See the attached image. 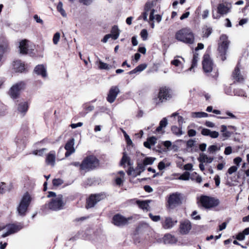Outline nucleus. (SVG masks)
<instances>
[{
    "label": "nucleus",
    "instance_id": "obj_54",
    "mask_svg": "<svg viewBox=\"0 0 249 249\" xmlns=\"http://www.w3.org/2000/svg\"><path fill=\"white\" fill-rule=\"evenodd\" d=\"M219 149V148H218L217 146L215 145H212L210 146L208 149L209 152L210 153H213Z\"/></svg>",
    "mask_w": 249,
    "mask_h": 249
},
{
    "label": "nucleus",
    "instance_id": "obj_4",
    "mask_svg": "<svg viewBox=\"0 0 249 249\" xmlns=\"http://www.w3.org/2000/svg\"><path fill=\"white\" fill-rule=\"evenodd\" d=\"M99 160L94 156L90 155L85 158L80 164V169L86 172L94 170L99 166Z\"/></svg>",
    "mask_w": 249,
    "mask_h": 249
},
{
    "label": "nucleus",
    "instance_id": "obj_42",
    "mask_svg": "<svg viewBox=\"0 0 249 249\" xmlns=\"http://www.w3.org/2000/svg\"><path fill=\"white\" fill-rule=\"evenodd\" d=\"M57 10L60 13V14H61V15L63 17H66L67 14H66L65 10L63 8V3L62 2H61V1L59 2V3L57 6Z\"/></svg>",
    "mask_w": 249,
    "mask_h": 249
},
{
    "label": "nucleus",
    "instance_id": "obj_13",
    "mask_svg": "<svg viewBox=\"0 0 249 249\" xmlns=\"http://www.w3.org/2000/svg\"><path fill=\"white\" fill-rule=\"evenodd\" d=\"M202 66L203 69L205 73H208L212 71L213 68V63L208 54H205L204 55Z\"/></svg>",
    "mask_w": 249,
    "mask_h": 249
},
{
    "label": "nucleus",
    "instance_id": "obj_36",
    "mask_svg": "<svg viewBox=\"0 0 249 249\" xmlns=\"http://www.w3.org/2000/svg\"><path fill=\"white\" fill-rule=\"evenodd\" d=\"M182 128V127L180 126L178 127L176 125H173L171 127V131L175 135L180 136L183 134Z\"/></svg>",
    "mask_w": 249,
    "mask_h": 249
},
{
    "label": "nucleus",
    "instance_id": "obj_39",
    "mask_svg": "<svg viewBox=\"0 0 249 249\" xmlns=\"http://www.w3.org/2000/svg\"><path fill=\"white\" fill-rule=\"evenodd\" d=\"M151 202L150 200H141V209L143 210L148 211L150 210L149 203Z\"/></svg>",
    "mask_w": 249,
    "mask_h": 249
},
{
    "label": "nucleus",
    "instance_id": "obj_1",
    "mask_svg": "<svg viewBox=\"0 0 249 249\" xmlns=\"http://www.w3.org/2000/svg\"><path fill=\"white\" fill-rule=\"evenodd\" d=\"M154 1H148L144 6V12L143 15V18L147 21L152 29L155 28L154 20L160 23L162 20V16L159 14L155 15V9L153 8Z\"/></svg>",
    "mask_w": 249,
    "mask_h": 249
},
{
    "label": "nucleus",
    "instance_id": "obj_58",
    "mask_svg": "<svg viewBox=\"0 0 249 249\" xmlns=\"http://www.w3.org/2000/svg\"><path fill=\"white\" fill-rule=\"evenodd\" d=\"M209 15V10L208 9L204 10L202 13V18L203 19L207 18Z\"/></svg>",
    "mask_w": 249,
    "mask_h": 249
},
{
    "label": "nucleus",
    "instance_id": "obj_27",
    "mask_svg": "<svg viewBox=\"0 0 249 249\" xmlns=\"http://www.w3.org/2000/svg\"><path fill=\"white\" fill-rule=\"evenodd\" d=\"M163 242L165 244H173L177 242V238L170 234H166L163 237Z\"/></svg>",
    "mask_w": 249,
    "mask_h": 249
},
{
    "label": "nucleus",
    "instance_id": "obj_47",
    "mask_svg": "<svg viewBox=\"0 0 249 249\" xmlns=\"http://www.w3.org/2000/svg\"><path fill=\"white\" fill-rule=\"evenodd\" d=\"M60 37V34L59 33L57 32L53 35V43L54 44L56 45L58 44Z\"/></svg>",
    "mask_w": 249,
    "mask_h": 249
},
{
    "label": "nucleus",
    "instance_id": "obj_44",
    "mask_svg": "<svg viewBox=\"0 0 249 249\" xmlns=\"http://www.w3.org/2000/svg\"><path fill=\"white\" fill-rule=\"evenodd\" d=\"M96 242L101 244L105 243L107 242L106 237L104 235H99L96 237Z\"/></svg>",
    "mask_w": 249,
    "mask_h": 249
},
{
    "label": "nucleus",
    "instance_id": "obj_19",
    "mask_svg": "<svg viewBox=\"0 0 249 249\" xmlns=\"http://www.w3.org/2000/svg\"><path fill=\"white\" fill-rule=\"evenodd\" d=\"M192 228L191 222L188 220H185L180 222L179 231L182 234H187Z\"/></svg>",
    "mask_w": 249,
    "mask_h": 249
},
{
    "label": "nucleus",
    "instance_id": "obj_43",
    "mask_svg": "<svg viewBox=\"0 0 249 249\" xmlns=\"http://www.w3.org/2000/svg\"><path fill=\"white\" fill-rule=\"evenodd\" d=\"M98 63H99V68L100 69H101V70H109L110 69V67L109 66V65L107 64V63H105L103 62H102L101 60H100V59L98 60Z\"/></svg>",
    "mask_w": 249,
    "mask_h": 249
},
{
    "label": "nucleus",
    "instance_id": "obj_28",
    "mask_svg": "<svg viewBox=\"0 0 249 249\" xmlns=\"http://www.w3.org/2000/svg\"><path fill=\"white\" fill-rule=\"evenodd\" d=\"M55 152L54 151H51L47 156L46 161L48 164L53 166L55 163Z\"/></svg>",
    "mask_w": 249,
    "mask_h": 249
},
{
    "label": "nucleus",
    "instance_id": "obj_9",
    "mask_svg": "<svg viewBox=\"0 0 249 249\" xmlns=\"http://www.w3.org/2000/svg\"><path fill=\"white\" fill-rule=\"evenodd\" d=\"M65 203L63 200L62 195H58L55 197L53 198L48 204L49 208L52 211H59L63 208Z\"/></svg>",
    "mask_w": 249,
    "mask_h": 249
},
{
    "label": "nucleus",
    "instance_id": "obj_17",
    "mask_svg": "<svg viewBox=\"0 0 249 249\" xmlns=\"http://www.w3.org/2000/svg\"><path fill=\"white\" fill-rule=\"evenodd\" d=\"M119 92L120 90L117 86H112L109 90L107 101L110 103H113Z\"/></svg>",
    "mask_w": 249,
    "mask_h": 249
},
{
    "label": "nucleus",
    "instance_id": "obj_18",
    "mask_svg": "<svg viewBox=\"0 0 249 249\" xmlns=\"http://www.w3.org/2000/svg\"><path fill=\"white\" fill-rule=\"evenodd\" d=\"M74 139L71 138L68 141L65 145L64 148L66 150L65 153V157H68L75 152L74 147Z\"/></svg>",
    "mask_w": 249,
    "mask_h": 249
},
{
    "label": "nucleus",
    "instance_id": "obj_15",
    "mask_svg": "<svg viewBox=\"0 0 249 249\" xmlns=\"http://www.w3.org/2000/svg\"><path fill=\"white\" fill-rule=\"evenodd\" d=\"M103 198V195L96 194L91 195L87 200L86 208L87 209L92 208L102 199Z\"/></svg>",
    "mask_w": 249,
    "mask_h": 249
},
{
    "label": "nucleus",
    "instance_id": "obj_49",
    "mask_svg": "<svg viewBox=\"0 0 249 249\" xmlns=\"http://www.w3.org/2000/svg\"><path fill=\"white\" fill-rule=\"evenodd\" d=\"M190 178V174L188 172H185L182 174L179 178L178 179L180 180H189Z\"/></svg>",
    "mask_w": 249,
    "mask_h": 249
},
{
    "label": "nucleus",
    "instance_id": "obj_53",
    "mask_svg": "<svg viewBox=\"0 0 249 249\" xmlns=\"http://www.w3.org/2000/svg\"><path fill=\"white\" fill-rule=\"evenodd\" d=\"M231 133L230 132V131H227L225 132H223L222 135V137L223 138L222 140L225 141V140L228 139L229 137H231Z\"/></svg>",
    "mask_w": 249,
    "mask_h": 249
},
{
    "label": "nucleus",
    "instance_id": "obj_52",
    "mask_svg": "<svg viewBox=\"0 0 249 249\" xmlns=\"http://www.w3.org/2000/svg\"><path fill=\"white\" fill-rule=\"evenodd\" d=\"M140 54L139 53H137L135 54L134 57L132 58L131 61L132 64L135 65L140 59Z\"/></svg>",
    "mask_w": 249,
    "mask_h": 249
},
{
    "label": "nucleus",
    "instance_id": "obj_50",
    "mask_svg": "<svg viewBox=\"0 0 249 249\" xmlns=\"http://www.w3.org/2000/svg\"><path fill=\"white\" fill-rule=\"evenodd\" d=\"M63 183V180L60 178H54L53 180V186H58L61 185Z\"/></svg>",
    "mask_w": 249,
    "mask_h": 249
},
{
    "label": "nucleus",
    "instance_id": "obj_56",
    "mask_svg": "<svg viewBox=\"0 0 249 249\" xmlns=\"http://www.w3.org/2000/svg\"><path fill=\"white\" fill-rule=\"evenodd\" d=\"M46 150L45 148H42L39 150H36L33 152V154L36 155L41 156L43 155L44 152Z\"/></svg>",
    "mask_w": 249,
    "mask_h": 249
},
{
    "label": "nucleus",
    "instance_id": "obj_23",
    "mask_svg": "<svg viewBox=\"0 0 249 249\" xmlns=\"http://www.w3.org/2000/svg\"><path fill=\"white\" fill-rule=\"evenodd\" d=\"M13 65L14 71L17 72H22L25 70L24 64L20 60L14 61Z\"/></svg>",
    "mask_w": 249,
    "mask_h": 249
},
{
    "label": "nucleus",
    "instance_id": "obj_33",
    "mask_svg": "<svg viewBox=\"0 0 249 249\" xmlns=\"http://www.w3.org/2000/svg\"><path fill=\"white\" fill-rule=\"evenodd\" d=\"M198 60L199 54L197 53H195L193 56L191 67L189 69H188L187 71H192L195 67H196Z\"/></svg>",
    "mask_w": 249,
    "mask_h": 249
},
{
    "label": "nucleus",
    "instance_id": "obj_22",
    "mask_svg": "<svg viewBox=\"0 0 249 249\" xmlns=\"http://www.w3.org/2000/svg\"><path fill=\"white\" fill-rule=\"evenodd\" d=\"M177 223V220H173L169 217H166L162 222V226L164 229H169L172 228Z\"/></svg>",
    "mask_w": 249,
    "mask_h": 249
},
{
    "label": "nucleus",
    "instance_id": "obj_57",
    "mask_svg": "<svg viewBox=\"0 0 249 249\" xmlns=\"http://www.w3.org/2000/svg\"><path fill=\"white\" fill-rule=\"evenodd\" d=\"M140 71V65H138L135 69L133 70L132 71H129L128 74L130 75H132L137 72Z\"/></svg>",
    "mask_w": 249,
    "mask_h": 249
},
{
    "label": "nucleus",
    "instance_id": "obj_62",
    "mask_svg": "<svg viewBox=\"0 0 249 249\" xmlns=\"http://www.w3.org/2000/svg\"><path fill=\"white\" fill-rule=\"evenodd\" d=\"M197 212L196 211H194L192 213V216L193 219L195 220H199L200 219V216L199 215H197Z\"/></svg>",
    "mask_w": 249,
    "mask_h": 249
},
{
    "label": "nucleus",
    "instance_id": "obj_45",
    "mask_svg": "<svg viewBox=\"0 0 249 249\" xmlns=\"http://www.w3.org/2000/svg\"><path fill=\"white\" fill-rule=\"evenodd\" d=\"M122 132L124 134L125 141L127 143V144L128 145H130L132 144V142L131 140L130 139L129 136L127 134L126 132L124 131V130H122Z\"/></svg>",
    "mask_w": 249,
    "mask_h": 249
},
{
    "label": "nucleus",
    "instance_id": "obj_40",
    "mask_svg": "<svg viewBox=\"0 0 249 249\" xmlns=\"http://www.w3.org/2000/svg\"><path fill=\"white\" fill-rule=\"evenodd\" d=\"M212 29L210 27L207 26H205L203 28V36L208 37L212 33Z\"/></svg>",
    "mask_w": 249,
    "mask_h": 249
},
{
    "label": "nucleus",
    "instance_id": "obj_24",
    "mask_svg": "<svg viewBox=\"0 0 249 249\" xmlns=\"http://www.w3.org/2000/svg\"><path fill=\"white\" fill-rule=\"evenodd\" d=\"M35 72L38 75H41L42 77L45 78L47 76L46 68L43 65H38L34 70Z\"/></svg>",
    "mask_w": 249,
    "mask_h": 249
},
{
    "label": "nucleus",
    "instance_id": "obj_12",
    "mask_svg": "<svg viewBox=\"0 0 249 249\" xmlns=\"http://www.w3.org/2000/svg\"><path fill=\"white\" fill-rule=\"evenodd\" d=\"M168 205L170 208H174L181 203V197L180 194L175 193L171 194L168 199Z\"/></svg>",
    "mask_w": 249,
    "mask_h": 249
},
{
    "label": "nucleus",
    "instance_id": "obj_31",
    "mask_svg": "<svg viewBox=\"0 0 249 249\" xmlns=\"http://www.w3.org/2000/svg\"><path fill=\"white\" fill-rule=\"evenodd\" d=\"M167 125V120L166 118H163L160 122L159 126L156 128V131L157 132H161L164 133L162 128H165Z\"/></svg>",
    "mask_w": 249,
    "mask_h": 249
},
{
    "label": "nucleus",
    "instance_id": "obj_26",
    "mask_svg": "<svg viewBox=\"0 0 249 249\" xmlns=\"http://www.w3.org/2000/svg\"><path fill=\"white\" fill-rule=\"evenodd\" d=\"M201 133L204 136H209L212 138H216L219 136V133L218 132L216 131H211L207 128H203Z\"/></svg>",
    "mask_w": 249,
    "mask_h": 249
},
{
    "label": "nucleus",
    "instance_id": "obj_11",
    "mask_svg": "<svg viewBox=\"0 0 249 249\" xmlns=\"http://www.w3.org/2000/svg\"><path fill=\"white\" fill-rule=\"evenodd\" d=\"M184 59L180 56H176L171 61V64L176 67L175 71L178 73H181L184 68Z\"/></svg>",
    "mask_w": 249,
    "mask_h": 249
},
{
    "label": "nucleus",
    "instance_id": "obj_60",
    "mask_svg": "<svg viewBox=\"0 0 249 249\" xmlns=\"http://www.w3.org/2000/svg\"><path fill=\"white\" fill-rule=\"evenodd\" d=\"M232 153V148L231 146H228L225 148L224 154L226 155H229Z\"/></svg>",
    "mask_w": 249,
    "mask_h": 249
},
{
    "label": "nucleus",
    "instance_id": "obj_35",
    "mask_svg": "<svg viewBox=\"0 0 249 249\" xmlns=\"http://www.w3.org/2000/svg\"><path fill=\"white\" fill-rule=\"evenodd\" d=\"M209 115L204 112H193L191 113V116L194 118H206Z\"/></svg>",
    "mask_w": 249,
    "mask_h": 249
},
{
    "label": "nucleus",
    "instance_id": "obj_51",
    "mask_svg": "<svg viewBox=\"0 0 249 249\" xmlns=\"http://www.w3.org/2000/svg\"><path fill=\"white\" fill-rule=\"evenodd\" d=\"M7 191H9L6 187V184L4 182H1L0 184V192L1 194L5 193Z\"/></svg>",
    "mask_w": 249,
    "mask_h": 249
},
{
    "label": "nucleus",
    "instance_id": "obj_25",
    "mask_svg": "<svg viewBox=\"0 0 249 249\" xmlns=\"http://www.w3.org/2000/svg\"><path fill=\"white\" fill-rule=\"evenodd\" d=\"M28 105L26 102H20L18 106L17 110L18 112L22 116H24L28 110Z\"/></svg>",
    "mask_w": 249,
    "mask_h": 249
},
{
    "label": "nucleus",
    "instance_id": "obj_7",
    "mask_svg": "<svg viewBox=\"0 0 249 249\" xmlns=\"http://www.w3.org/2000/svg\"><path fill=\"white\" fill-rule=\"evenodd\" d=\"M140 217L139 215H134L128 218H125L121 214H116L113 217V223L117 226H123L127 224L132 220L135 221L138 220Z\"/></svg>",
    "mask_w": 249,
    "mask_h": 249
},
{
    "label": "nucleus",
    "instance_id": "obj_6",
    "mask_svg": "<svg viewBox=\"0 0 249 249\" xmlns=\"http://www.w3.org/2000/svg\"><path fill=\"white\" fill-rule=\"evenodd\" d=\"M229 44L230 41L228 40V36L225 35H221L218 43V50L220 53L221 59L222 61H224L226 59L225 55Z\"/></svg>",
    "mask_w": 249,
    "mask_h": 249
},
{
    "label": "nucleus",
    "instance_id": "obj_3",
    "mask_svg": "<svg viewBox=\"0 0 249 249\" xmlns=\"http://www.w3.org/2000/svg\"><path fill=\"white\" fill-rule=\"evenodd\" d=\"M155 95L153 100L154 103L157 105L170 100L173 96L171 90L166 87L160 88L158 94Z\"/></svg>",
    "mask_w": 249,
    "mask_h": 249
},
{
    "label": "nucleus",
    "instance_id": "obj_21",
    "mask_svg": "<svg viewBox=\"0 0 249 249\" xmlns=\"http://www.w3.org/2000/svg\"><path fill=\"white\" fill-rule=\"evenodd\" d=\"M232 76L234 81L242 82L244 81V77L241 73L238 65L235 68L234 70L232 72Z\"/></svg>",
    "mask_w": 249,
    "mask_h": 249
},
{
    "label": "nucleus",
    "instance_id": "obj_46",
    "mask_svg": "<svg viewBox=\"0 0 249 249\" xmlns=\"http://www.w3.org/2000/svg\"><path fill=\"white\" fill-rule=\"evenodd\" d=\"M155 160V158L151 157L146 158L143 160V164L145 165L152 164L154 162Z\"/></svg>",
    "mask_w": 249,
    "mask_h": 249
},
{
    "label": "nucleus",
    "instance_id": "obj_2",
    "mask_svg": "<svg viewBox=\"0 0 249 249\" xmlns=\"http://www.w3.org/2000/svg\"><path fill=\"white\" fill-rule=\"evenodd\" d=\"M176 38L186 44H193L195 41L194 35L192 31L187 28L178 31L175 35Z\"/></svg>",
    "mask_w": 249,
    "mask_h": 249
},
{
    "label": "nucleus",
    "instance_id": "obj_41",
    "mask_svg": "<svg viewBox=\"0 0 249 249\" xmlns=\"http://www.w3.org/2000/svg\"><path fill=\"white\" fill-rule=\"evenodd\" d=\"M171 163L168 162L166 160L159 162L158 164V169L160 170H162L165 169V167H168L170 165Z\"/></svg>",
    "mask_w": 249,
    "mask_h": 249
},
{
    "label": "nucleus",
    "instance_id": "obj_48",
    "mask_svg": "<svg viewBox=\"0 0 249 249\" xmlns=\"http://www.w3.org/2000/svg\"><path fill=\"white\" fill-rule=\"evenodd\" d=\"M148 33L146 29H142L141 31V38L144 41L148 39Z\"/></svg>",
    "mask_w": 249,
    "mask_h": 249
},
{
    "label": "nucleus",
    "instance_id": "obj_14",
    "mask_svg": "<svg viewBox=\"0 0 249 249\" xmlns=\"http://www.w3.org/2000/svg\"><path fill=\"white\" fill-rule=\"evenodd\" d=\"M217 14H213V18L215 19L219 18L220 15H224L228 14L230 12L231 7H228L224 3H219L217 6Z\"/></svg>",
    "mask_w": 249,
    "mask_h": 249
},
{
    "label": "nucleus",
    "instance_id": "obj_38",
    "mask_svg": "<svg viewBox=\"0 0 249 249\" xmlns=\"http://www.w3.org/2000/svg\"><path fill=\"white\" fill-rule=\"evenodd\" d=\"M176 116H178V122L179 126L182 127V125L184 123H185V121L184 118L182 116H179L178 112L172 113L170 117H175Z\"/></svg>",
    "mask_w": 249,
    "mask_h": 249
},
{
    "label": "nucleus",
    "instance_id": "obj_8",
    "mask_svg": "<svg viewBox=\"0 0 249 249\" xmlns=\"http://www.w3.org/2000/svg\"><path fill=\"white\" fill-rule=\"evenodd\" d=\"M199 201L201 205L205 209H211L216 207L220 202L219 199L206 196H201Z\"/></svg>",
    "mask_w": 249,
    "mask_h": 249
},
{
    "label": "nucleus",
    "instance_id": "obj_16",
    "mask_svg": "<svg viewBox=\"0 0 249 249\" xmlns=\"http://www.w3.org/2000/svg\"><path fill=\"white\" fill-rule=\"evenodd\" d=\"M7 229V231L2 235V237L4 238L11 234L16 233L20 230L22 228L21 224H9L5 226Z\"/></svg>",
    "mask_w": 249,
    "mask_h": 249
},
{
    "label": "nucleus",
    "instance_id": "obj_32",
    "mask_svg": "<svg viewBox=\"0 0 249 249\" xmlns=\"http://www.w3.org/2000/svg\"><path fill=\"white\" fill-rule=\"evenodd\" d=\"M157 142V139L155 137H152L148 138L146 142L143 143L144 146L148 148H150L151 146L154 145Z\"/></svg>",
    "mask_w": 249,
    "mask_h": 249
},
{
    "label": "nucleus",
    "instance_id": "obj_20",
    "mask_svg": "<svg viewBox=\"0 0 249 249\" xmlns=\"http://www.w3.org/2000/svg\"><path fill=\"white\" fill-rule=\"evenodd\" d=\"M127 174L130 176V181L133 183H137L139 181V178H137L138 176L140 175V170L137 169L136 170H131V168L127 171Z\"/></svg>",
    "mask_w": 249,
    "mask_h": 249
},
{
    "label": "nucleus",
    "instance_id": "obj_63",
    "mask_svg": "<svg viewBox=\"0 0 249 249\" xmlns=\"http://www.w3.org/2000/svg\"><path fill=\"white\" fill-rule=\"evenodd\" d=\"M215 185L217 187L219 186L220 183V178L218 175H215L214 178Z\"/></svg>",
    "mask_w": 249,
    "mask_h": 249
},
{
    "label": "nucleus",
    "instance_id": "obj_5",
    "mask_svg": "<svg viewBox=\"0 0 249 249\" xmlns=\"http://www.w3.org/2000/svg\"><path fill=\"white\" fill-rule=\"evenodd\" d=\"M32 198L28 193H25L22 196L17 210L18 215L20 216H24L26 215L28 208L31 202Z\"/></svg>",
    "mask_w": 249,
    "mask_h": 249
},
{
    "label": "nucleus",
    "instance_id": "obj_30",
    "mask_svg": "<svg viewBox=\"0 0 249 249\" xmlns=\"http://www.w3.org/2000/svg\"><path fill=\"white\" fill-rule=\"evenodd\" d=\"M28 45L26 40H22L19 43V48L20 53L27 54L28 52Z\"/></svg>",
    "mask_w": 249,
    "mask_h": 249
},
{
    "label": "nucleus",
    "instance_id": "obj_34",
    "mask_svg": "<svg viewBox=\"0 0 249 249\" xmlns=\"http://www.w3.org/2000/svg\"><path fill=\"white\" fill-rule=\"evenodd\" d=\"M120 32L117 26H114L111 29V34L109 35H111V38L114 39H117L119 36Z\"/></svg>",
    "mask_w": 249,
    "mask_h": 249
},
{
    "label": "nucleus",
    "instance_id": "obj_61",
    "mask_svg": "<svg viewBox=\"0 0 249 249\" xmlns=\"http://www.w3.org/2000/svg\"><path fill=\"white\" fill-rule=\"evenodd\" d=\"M242 160L240 157H236L233 160V162L238 167L240 163L242 161Z\"/></svg>",
    "mask_w": 249,
    "mask_h": 249
},
{
    "label": "nucleus",
    "instance_id": "obj_55",
    "mask_svg": "<svg viewBox=\"0 0 249 249\" xmlns=\"http://www.w3.org/2000/svg\"><path fill=\"white\" fill-rule=\"evenodd\" d=\"M238 169V167L236 166H232L229 168L228 170V173L230 175H231L233 173H235L237 171Z\"/></svg>",
    "mask_w": 249,
    "mask_h": 249
},
{
    "label": "nucleus",
    "instance_id": "obj_10",
    "mask_svg": "<svg viewBox=\"0 0 249 249\" xmlns=\"http://www.w3.org/2000/svg\"><path fill=\"white\" fill-rule=\"evenodd\" d=\"M25 88V83L22 81L14 84L10 89L8 94L13 99H17L19 95L20 91Z\"/></svg>",
    "mask_w": 249,
    "mask_h": 249
},
{
    "label": "nucleus",
    "instance_id": "obj_37",
    "mask_svg": "<svg viewBox=\"0 0 249 249\" xmlns=\"http://www.w3.org/2000/svg\"><path fill=\"white\" fill-rule=\"evenodd\" d=\"M126 164H127V165H130V161H129V157L127 156L125 152L123 153V156L122 157V159L121 160L120 164L122 166H125Z\"/></svg>",
    "mask_w": 249,
    "mask_h": 249
},
{
    "label": "nucleus",
    "instance_id": "obj_64",
    "mask_svg": "<svg viewBox=\"0 0 249 249\" xmlns=\"http://www.w3.org/2000/svg\"><path fill=\"white\" fill-rule=\"evenodd\" d=\"M236 239L240 241L244 240L245 234H244V233L243 232L238 233V234L236 236Z\"/></svg>",
    "mask_w": 249,
    "mask_h": 249
},
{
    "label": "nucleus",
    "instance_id": "obj_29",
    "mask_svg": "<svg viewBox=\"0 0 249 249\" xmlns=\"http://www.w3.org/2000/svg\"><path fill=\"white\" fill-rule=\"evenodd\" d=\"M197 160L199 162L210 163L212 162V161H213V158L210 157H208L205 154L200 153Z\"/></svg>",
    "mask_w": 249,
    "mask_h": 249
},
{
    "label": "nucleus",
    "instance_id": "obj_59",
    "mask_svg": "<svg viewBox=\"0 0 249 249\" xmlns=\"http://www.w3.org/2000/svg\"><path fill=\"white\" fill-rule=\"evenodd\" d=\"M150 217L153 221L157 222L160 220V216L159 215H153L151 213H149Z\"/></svg>",
    "mask_w": 249,
    "mask_h": 249
}]
</instances>
